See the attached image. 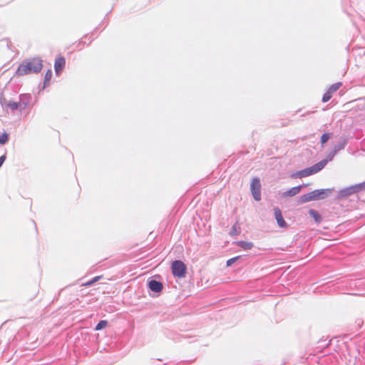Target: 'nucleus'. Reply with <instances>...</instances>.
<instances>
[{
  "label": "nucleus",
  "mask_w": 365,
  "mask_h": 365,
  "mask_svg": "<svg viewBox=\"0 0 365 365\" xmlns=\"http://www.w3.org/2000/svg\"><path fill=\"white\" fill-rule=\"evenodd\" d=\"M9 140V135L7 133H4L0 136V144H5Z\"/></svg>",
  "instance_id": "obj_19"
},
{
  "label": "nucleus",
  "mask_w": 365,
  "mask_h": 365,
  "mask_svg": "<svg viewBox=\"0 0 365 365\" xmlns=\"http://www.w3.org/2000/svg\"><path fill=\"white\" fill-rule=\"evenodd\" d=\"M107 325H108V322L106 320H101L98 323L95 329L97 331L101 330L102 329L106 328L107 327Z\"/></svg>",
  "instance_id": "obj_15"
},
{
  "label": "nucleus",
  "mask_w": 365,
  "mask_h": 365,
  "mask_svg": "<svg viewBox=\"0 0 365 365\" xmlns=\"http://www.w3.org/2000/svg\"><path fill=\"white\" fill-rule=\"evenodd\" d=\"M331 98V93L328 90L324 95H323V97H322V101L324 103H326L328 101L330 100V98Z\"/></svg>",
  "instance_id": "obj_18"
},
{
  "label": "nucleus",
  "mask_w": 365,
  "mask_h": 365,
  "mask_svg": "<svg viewBox=\"0 0 365 365\" xmlns=\"http://www.w3.org/2000/svg\"><path fill=\"white\" fill-rule=\"evenodd\" d=\"M171 271L174 277L183 278L186 275L187 267L180 260H175L171 263Z\"/></svg>",
  "instance_id": "obj_4"
},
{
  "label": "nucleus",
  "mask_w": 365,
  "mask_h": 365,
  "mask_svg": "<svg viewBox=\"0 0 365 365\" xmlns=\"http://www.w3.org/2000/svg\"><path fill=\"white\" fill-rule=\"evenodd\" d=\"M148 287L153 292H159L163 289V284L161 282L156 280H151L148 284Z\"/></svg>",
  "instance_id": "obj_10"
},
{
  "label": "nucleus",
  "mask_w": 365,
  "mask_h": 365,
  "mask_svg": "<svg viewBox=\"0 0 365 365\" xmlns=\"http://www.w3.org/2000/svg\"><path fill=\"white\" fill-rule=\"evenodd\" d=\"M309 213L310 215V216L314 220V221L317 222V223H320L322 222V216L319 215V213L315 210H313V209H311L309 210Z\"/></svg>",
  "instance_id": "obj_13"
},
{
  "label": "nucleus",
  "mask_w": 365,
  "mask_h": 365,
  "mask_svg": "<svg viewBox=\"0 0 365 365\" xmlns=\"http://www.w3.org/2000/svg\"><path fill=\"white\" fill-rule=\"evenodd\" d=\"M102 278V276H97V277H95L93 279H91V281L93 282V284H94L95 282H98L100 279Z\"/></svg>",
  "instance_id": "obj_23"
},
{
  "label": "nucleus",
  "mask_w": 365,
  "mask_h": 365,
  "mask_svg": "<svg viewBox=\"0 0 365 365\" xmlns=\"http://www.w3.org/2000/svg\"><path fill=\"white\" fill-rule=\"evenodd\" d=\"M341 83H336L329 87V91L332 93L336 91L341 87Z\"/></svg>",
  "instance_id": "obj_16"
},
{
  "label": "nucleus",
  "mask_w": 365,
  "mask_h": 365,
  "mask_svg": "<svg viewBox=\"0 0 365 365\" xmlns=\"http://www.w3.org/2000/svg\"><path fill=\"white\" fill-rule=\"evenodd\" d=\"M1 105L4 110L7 112L10 110L11 111H14L19 110L20 111L24 110L27 107V102L23 101V97H20V101L19 102H14L11 101H8L6 99H2L0 101Z\"/></svg>",
  "instance_id": "obj_2"
},
{
  "label": "nucleus",
  "mask_w": 365,
  "mask_h": 365,
  "mask_svg": "<svg viewBox=\"0 0 365 365\" xmlns=\"http://www.w3.org/2000/svg\"><path fill=\"white\" fill-rule=\"evenodd\" d=\"M274 214L279 227L282 228L287 227V222L284 221L282 215V212L278 207L274 208Z\"/></svg>",
  "instance_id": "obj_8"
},
{
  "label": "nucleus",
  "mask_w": 365,
  "mask_h": 365,
  "mask_svg": "<svg viewBox=\"0 0 365 365\" xmlns=\"http://www.w3.org/2000/svg\"><path fill=\"white\" fill-rule=\"evenodd\" d=\"M232 230H233V232H236V225H233Z\"/></svg>",
  "instance_id": "obj_26"
},
{
  "label": "nucleus",
  "mask_w": 365,
  "mask_h": 365,
  "mask_svg": "<svg viewBox=\"0 0 365 365\" xmlns=\"http://www.w3.org/2000/svg\"><path fill=\"white\" fill-rule=\"evenodd\" d=\"M237 245L245 250H249L253 247V244L250 242L240 241Z\"/></svg>",
  "instance_id": "obj_14"
},
{
  "label": "nucleus",
  "mask_w": 365,
  "mask_h": 365,
  "mask_svg": "<svg viewBox=\"0 0 365 365\" xmlns=\"http://www.w3.org/2000/svg\"><path fill=\"white\" fill-rule=\"evenodd\" d=\"M346 142L347 140L345 138H340L339 141L334 145L332 150H331L329 155V158L330 159L332 158L337 153L338 151L343 149L345 145L346 144Z\"/></svg>",
  "instance_id": "obj_7"
},
{
  "label": "nucleus",
  "mask_w": 365,
  "mask_h": 365,
  "mask_svg": "<svg viewBox=\"0 0 365 365\" xmlns=\"http://www.w3.org/2000/svg\"><path fill=\"white\" fill-rule=\"evenodd\" d=\"M301 188H302V185L293 187L291 189H289V190L284 192L283 195L286 196V197L294 196L300 192Z\"/></svg>",
  "instance_id": "obj_12"
},
{
  "label": "nucleus",
  "mask_w": 365,
  "mask_h": 365,
  "mask_svg": "<svg viewBox=\"0 0 365 365\" xmlns=\"http://www.w3.org/2000/svg\"><path fill=\"white\" fill-rule=\"evenodd\" d=\"M325 161H319L312 167L307 168L297 172L295 174V176L299 178H304L317 173L325 166Z\"/></svg>",
  "instance_id": "obj_5"
},
{
  "label": "nucleus",
  "mask_w": 365,
  "mask_h": 365,
  "mask_svg": "<svg viewBox=\"0 0 365 365\" xmlns=\"http://www.w3.org/2000/svg\"><path fill=\"white\" fill-rule=\"evenodd\" d=\"M66 64V60L63 57H58L56 59L55 63H54V69L56 73V74H58Z\"/></svg>",
  "instance_id": "obj_9"
},
{
  "label": "nucleus",
  "mask_w": 365,
  "mask_h": 365,
  "mask_svg": "<svg viewBox=\"0 0 365 365\" xmlns=\"http://www.w3.org/2000/svg\"><path fill=\"white\" fill-rule=\"evenodd\" d=\"M4 161H0V167L1 166Z\"/></svg>",
  "instance_id": "obj_27"
},
{
  "label": "nucleus",
  "mask_w": 365,
  "mask_h": 365,
  "mask_svg": "<svg viewBox=\"0 0 365 365\" xmlns=\"http://www.w3.org/2000/svg\"><path fill=\"white\" fill-rule=\"evenodd\" d=\"M356 187H357L359 191L364 190L365 189V181L364 182L357 184Z\"/></svg>",
  "instance_id": "obj_22"
},
{
  "label": "nucleus",
  "mask_w": 365,
  "mask_h": 365,
  "mask_svg": "<svg viewBox=\"0 0 365 365\" xmlns=\"http://www.w3.org/2000/svg\"><path fill=\"white\" fill-rule=\"evenodd\" d=\"M52 76L51 70H48L44 76V85L46 86V83L48 82Z\"/></svg>",
  "instance_id": "obj_17"
},
{
  "label": "nucleus",
  "mask_w": 365,
  "mask_h": 365,
  "mask_svg": "<svg viewBox=\"0 0 365 365\" xmlns=\"http://www.w3.org/2000/svg\"><path fill=\"white\" fill-rule=\"evenodd\" d=\"M240 258V256H237L233 258H231L228 259L226 262L227 267L231 266L234 262H235L237 260H238Z\"/></svg>",
  "instance_id": "obj_20"
},
{
  "label": "nucleus",
  "mask_w": 365,
  "mask_h": 365,
  "mask_svg": "<svg viewBox=\"0 0 365 365\" xmlns=\"http://www.w3.org/2000/svg\"><path fill=\"white\" fill-rule=\"evenodd\" d=\"M0 160H6V156L4 155L0 156Z\"/></svg>",
  "instance_id": "obj_25"
},
{
  "label": "nucleus",
  "mask_w": 365,
  "mask_h": 365,
  "mask_svg": "<svg viewBox=\"0 0 365 365\" xmlns=\"http://www.w3.org/2000/svg\"><path fill=\"white\" fill-rule=\"evenodd\" d=\"M250 190L254 199L257 201L261 200V183L258 178H254L250 185Z\"/></svg>",
  "instance_id": "obj_6"
},
{
  "label": "nucleus",
  "mask_w": 365,
  "mask_h": 365,
  "mask_svg": "<svg viewBox=\"0 0 365 365\" xmlns=\"http://www.w3.org/2000/svg\"><path fill=\"white\" fill-rule=\"evenodd\" d=\"M92 284H93V282H91V281L90 280V281H88V282H86V283L83 284V286H86V287H87V286H91V285H92Z\"/></svg>",
  "instance_id": "obj_24"
},
{
  "label": "nucleus",
  "mask_w": 365,
  "mask_h": 365,
  "mask_svg": "<svg viewBox=\"0 0 365 365\" xmlns=\"http://www.w3.org/2000/svg\"><path fill=\"white\" fill-rule=\"evenodd\" d=\"M332 192V189H321L312 191L303 196V202H308L328 197Z\"/></svg>",
  "instance_id": "obj_3"
},
{
  "label": "nucleus",
  "mask_w": 365,
  "mask_h": 365,
  "mask_svg": "<svg viewBox=\"0 0 365 365\" xmlns=\"http://www.w3.org/2000/svg\"><path fill=\"white\" fill-rule=\"evenodd\" d=\"M359 192L356 185L345 188L341 191V195L343 197L351 195Z\"/></svg>",
  "instance_id": "obj_11"
},
{
  "label": "nucleus",
  "mask_w": 365,
  "mask_h": 365,
  "mask_svg": "<svg viewBox=\"0 0 365 365\" xmlns=\"http://www.w3.org/2000/svg\"><path fill=\"white\" fill-rule=\"evenodd\" d=\"M42 62V60L38 57L26 59L18 67L16 74L18 76H25L39 73L43 67Z\"/></svg>",
  "instance_id": "obj_1"
},
{
  "label": "nucleus",
  "mask_w": 365,
  "mask_h": 365,
  "mask_svg": "<svg viewBox=\"0 0 365 365\" xmlns=\"http://www.w3.org/2000/svg\"><path fill=\"white\" fill-rule=\"evenodd\" d=\"M330 138V135L329 133H324L322 136H321V143L322 144L325 143Z\"/></svg>",
  "instance_id": "obj_21"
}]
</instances>
